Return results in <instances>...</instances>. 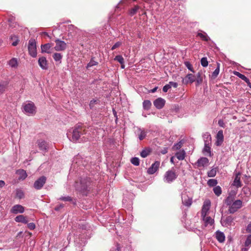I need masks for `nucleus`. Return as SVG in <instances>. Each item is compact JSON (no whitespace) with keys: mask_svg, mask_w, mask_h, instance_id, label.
<instances>
[{"mask_svg":"<svg viewBox=\"0 0 251 251\" xmlns=\"http://www.w3.org/2000/svg\"><path fill=\"white\" fill-rule=\"evenodd\" d=\"M236 192H231L225 200V203L228 206V212L234 214L243 206V201L240 200H235Z\"/></svg>","mask_w":251,"mask_h":251,"instance_id":"f257e3e1","label":"nucleus"},{"mask_svg":"<svg viewBox=\"0 0 251 251\" xmlns=\"http://www.w3.org/2000/svg\"><path fill=\"white\" fill-rule=\"evenodd\" d=\"M86 132L85 129L80 126H76L73 129L72 132L67 133V137L73 142H84L87 139L85 135Z\"/></svg>","mask_w":251,"mask_h":251,"instance_id":"f03ea898","label":"nucleus"},{"mask_svg":"<svg viewBox=\"0 0 251 251\" xmlns=\"http://www.w3.org/2000/svg\"><path fill=\"white\" fill-rule=\"evenodd\" d=\"M80 186L77 187V190L83 195H86L87 192L90 191V179L89 178H81Z\"/></svg>","mask_w":251,"mask_h":251,"instance_id":"7ed1b4c3","label":"nucleus"},{"mask_svg":"<svg viewBox=\"0 0 251 251\" xmlns=\"http://www.w3.org/2000/svg\"><path fill=\"white\" fill-rule=\"evenodd\" d=\"M178 175L173 169L167 171L164 174L163 180L167 183H172L177 177Z\"/></svg>","mask_w":251,"mask_h":251,"instance_id":"20e7f679","label":"nucleus"},{"mask_svg":"<svg viewBox=\"0 0 251 251\" xmlns=\"http://www.w3.org/2000/svg\"><path fill=\"white\" fill-rule=\"evenodd\" d=\"M28 50L29 54L33 57L37 55L36 43L34 39H30L28 42Z\"/></svg>","mask_w":251,"mask_h":251,"instance_id":"39448f33","label":"nucleus"},{"mask_svg":"<svg viewBox=\"0 0 251 251\" xmlns=\"http://www.w3.org/2000/svg\"><path fill=\"white\" fill-rule=\"evenodd\" d=\"M181 199L182 203L187 206H190L192 202V199L188 196L187 190L185 189L181 193Z\"/></svg>","mask_w":251,"mask_h":251,"instance_id":"423d86ee","label":"nucleus"},{"mask_svg":"<svg viewBox=\"0 0 251 251\" xmlns=\"http://www.w3.org/2000/svg\"><path fill=\"white\" fill-rule=\"evenodd\" d=\"M55 46L54 49L56 51H63L66 49L67 44L64 41L57 39L55 40Z\"/></svg>","mask_w":251,"mask_h":251,"instance_id":"0eeeda50","label":"nucleus"},{"mask_svg":"<svg viewBox=\"0 0 251 251\" xmlns=\"http://www.w3.org/2000/svg\"><path fill=\"white\" fill-rule=\"evenodd\" d=\"M47 178L45 176H42L38 178L34 183L33 186L37 190L41 189L45 184Z\"/></svg>","mask_w":251,"mask_h":251,"instance_id":"6e6552de","label":"nucleus"},{"mask_svg":"<svg viewBox=\"0 0 251 251\" xmlns=\"http://www.w3.org/2000/svg\"><path fill=\"white\" fill-rule=\"evenodd\" d=\"M25 212V207L20 204H16L12 207L10 213L14 214H22Z\"/></svg>","mask_w":251,"mask_h":251,"instance_id":"1a4fd4ad","label":"nucleus"},{"mask_svg":"<svg viewBox=\"0 0 251 251\" xmlns=\"http://www.w3.org/2000/svg\"><path fill=\"white\" fill-rule=\"evenodd\" d=\"M160 166V162L155 161L148 169L147 173L150 175L154 174L158 169Z\"/></svg>","mask_w":251,"mask_h":251,"instance_id":"9d476101","label":"nucleus"},{"mask_svg":"<svg viewBox=\"0 0 251 251\" xmlns=\"http://www.w3.org/2000/svg\"><path fill=\"white\" fill-rule=\"evenodd\" d=\"M39 149L44 152H46L48 150V144L44 140H38L37 142Z\"/></svg>","mask_w":251,"mask_h":251,"instance_id":"9b49d317","label":"nucleus"},{"mask_svg":"<svg viewBox=\"0 0 251 251\" xmlns=\"http://www.w3.org/2000/svg\"><path fill=\"white\" fill-rule=\"evenodd\" d=\"M210 207V202L209 201H205L202 205L201 212V216L204 217L205 216H207V213L209 210Z\"/></svg>","mask_w":251,"mask_h":251,"instance_id":"f8f14e48","label":"nucleus"},{"mask_svg":"<svg viewBox=\"0 0 251 251\" xmlns=\"http://www.w3.org/2000/svg\"><path fill=\"white\" fill-rule=\"evenodd\" d=\"M196 80V76L192 74H188L182 79V83L185 84H192Z\"/></svg>","mask_w":251,"mask_h":251,"instance_id":"ddd939ff","label":"nucleus"},{"mask_svg":"<svg viewBox=\"0 0 251 251\" xmlns=\"http://www.w3.org/2000/svg\"><path fill=\"white\" fill-rule=\"evenodd\" d=\"M202 218L204 222V226L205 227L213 226L214 220L210 216H205L204 217H202Z\"/></svg>","mask_w":251,"mask_h":251,"instance_id":"4468645a","label":"nucleus"},{"mask_svg":"<svg viewBox=\"0 0 251 251\" xmlns=\"http://www.w3.org/2000/svg\"><path fill=\"white\" fill-rule=\"evenodd\" d=\"M216 141L215 142V145L217 146H220L222 144L223 141H224V135H223V131L222 130H220L218 131L216 136Z\"/></svg>","mask_w":251,"mask_h":251,"instance_id":"2eb2a0df","label":"nucleus"},{"mask_svg":"<svg viewBox=\"0 0 251 251\" xmlns=\"http://www.w3.org/2000/svg\"><path fill=\"white\" fill-rule=\"evenodd\" d=\"M165 100L161 98H158L153 101V104L155 107L158 109L163 107L165 104Z\"/></svg>","mask_w":251,"mask_h":251,"instance_id":"dca6fc26","label":"nucleus"},{"mask_svg":"<svg viewBox=\"0 0 251 251\" xmlns=\"http://www.w3.org/2000/svg\"><path fill=\"white\" fill-rule=\"evenodd\" d=\"M240 175L241 173L240 172L236 173L235 177L232 184V185L236 187L237 188L241 187L242 185L240 180Z\"/></svg>","mask_w":251,"mask_h":251,"instance_id":"f3484780","label":"nucleus"},{"mask_svg":"<svg viewBox=\"0 0 251 251\" xmlns=\"http://www.w3.org/2000/svg\"><path fill=\"white\" fill-rule=\"evenodd\" d=\"M234 218L231 216H227L225 219L222 220V224L224 226H231L233 223Z\"/></svg>","mask_w":251,"mask_h":251,"instance_id":"a211bd4d","label":"nucleus"},{"mask_svg":"<svg viewBox=\"0 0 251 251\" xmlns=\"http://www.w3.org/2000/svg\"><path fill=\"white\" fill-rule=\"evenodd\" d=\"M38 64L43 70H47L48 68L47 61L45 57H41L38 59Z\"/></svg>","mask_w":251,"mask_h":251,"instance_id":"6ab92c4d","label":"nucleus"},{"mask_svg":"<svg viewBox=\"0 0 251 251\" xmlns=\"http://www.w3.org/2000/svg\"><path fill=\"white\" fill-rule=\"evenodd\" d=\"M135 133L138 135V137L140 140H143L147 135V132L144 129L138 127H137V130H135Z\"/></svg>","mask_w":251,"mask_h":251,"instance_id":"aec40b11","label":"nucleus"},{"mask_svg":"<svg viewBox=\"0 0 251 251\" xmlns=\"http://www.w3.org/2000/svg\"><path fill=\"white\" fill-rule=\"evenodd\" d=\"M24 110H34L36 107L34 103L31 101H26L23 104Z\"/></svg>","mask_w":251,"mask_h":251,"instance_id":"412c9836","label":"nucleus"},{"mask_svg":"<svg viewBox=\"0 0 251 251\" xmlns=\"http://www.w3.org/2000/svg\"><path fill=\"white\" fill-rule=\"evenodd\" d=\"M209 160L206 157H201L197 162V166L199 167H205L208 165Z\"/></svg>","mask_w":251,"mask_h":251,"instance_id":"4be33fe9","label":"nucleus"},{"mask_svg":"<svg viewBox=\"0 0 251 251\" xmlns=\"http://www.w3.org/2000/svg\"><path fill=\"white\" fill-rule=\"evenodd\" d=\"M52 46L51 43H47L44 45H41L42 52H46L47 53H50L51 52V48Z\"/></svg>","mask_w":251,"mask_h":251,"instance_id":"5701e85b","label":"nucleus"},{"mask_svg":"<svg viewBox=\"0 0 251 251\" xmlns=\"http://www.w3.org/2000/svg\"><path fill=\"white\" fill-rule=\"evenodd\" d=\"M215 236L217 240L220 242V243H223L225 240V236L224 233L220 231L219 230L215 232Z\"/></svg>","mask_w":251,"mask_h":251,"instance_id":"b1692460","label":"nucleus"},{"mask_svg":"<svg viewBox=\"0 0 251 251\" xmlns=\"http://www.w3.org/2000/svg\"><path fill=\"white\" fill-rule=\"evenodd\" d=\"M202 138L204 144H207V145L211 144V136L209 132H206L203 133Z\"/></svg>","mask_w":251,"mask_h":251,"instance_id":"393cba45","label":"nucleus"},{"mask_svg":"<svg viewBox=\"0 0 251 251\" xmlns=\"http://www.w3.org/2000/svg\"><path fill=\"white\" fill-rule=\"evenodd\" d=\"M233 74L236 76H238V77H239L241 79H242L244 81H245L248 84V85L250 86V85L251 84V83H250V80L245 75L240 73L238 72H236V71H234Z\"/></svg>","mask_w":251,"mask_h":251,"instance_id":"a878e982","label":"nucleus"},{"mask_svg":"<svg viewBox=\"0 0 251 251\" xmlns=\"http://www.w3.org/2000/svg\"><path fill=\"white\" fill-rule=\"evenodd\" d=\"M15 221L16 222L22 223L25 224H27L28 223V220L26 217L23 215H20L16 216L15 218Z\"/></svg>","mask_w":251,"mask_h":251,"instance_id":"bb28decb","label":"nucleus"},{"mask_svg":"<svg viewBox=\"0 0 251 251\" xmlns=\"http://www.w3.org/2000/svg\"><path fill=\"white\" fill-rule=\"evenodd\" d=\"M196 76V85L198 86L201 84L203 81L202 73L201 72H198Z\"/></svg>","mask_w":251,"mask_h":251,"instance_id":"cd10ccee","label":"nucleus"},{"mask_svg":"<svg viewBox=\"0 0 251 251\" xmlns=\"http://www.w3.org/2000/svg\"><path fill=\"white\" fill-rule=\"evenodd\" d=\"M58 200L62 201H71L74 205L76 204V201L73 200L72 197L68 196H62L58 199Z\"/></svg>","mask_w":251,"mask_h":251,"instance_id":"c85d7f7f","label":"nucleus"},{"mask_svg":"<svg viewBox=\"0 0 251 251\" xmlns=\"http://www.w3.org/2000/svg\"><path fill=\"white\" fill-rule=\"evenodd\" d=\"M17 173L19 175V179L24 180L27 176L26 172L24 170H19L17 171Z\"/></svg>","mask_w":251,"mask_h":251,"instance_id":"c756f323","label":"nucleus"},{"mask_svg":"<svg viewBox=\"0 0 251 251\" xmlns=\"http://www.w3.org/2000/svg\"><path fill=\"white\" fill-rule=\"evenodd\" d=\"M169 111H155L154 112H152L151 114L153 115H157V116L160 118H164L165 116L167 114Z\"/></svg>","mask_w":251,"mask_h":251,"instance_id":"7c9ffc66","label":"nucleus"},{"mask_svg":"<svg viewBox=\"0 0 251 251\" xmlns=\"http://www.w3.org/2000/svg\"><path fill=\"white\" fill-rule=\"evenodd\" d=\"M220 64L219 63H217V67L215 71L212 73L211 75H210V77L211 79H215L217 76L218 75L220 72Z\"/></svg>","mask_w":251,"mask_h":251,"instance_id":"2f4dec72","label":"nucleus"},{"mask_svg":"<svg viewBox=\"0 0 251 251\" xmlns=\"http://www.w3.org/2000/svg\"><path fill=\"white\" fill-rule=\"evenodd\" d=\"M185 152L184 150H180L177 152L175 155L179 160H182L185 158Z\"/></svg>","mask_w":251,"mask_h":251,"instance_id":"473e14b6","label":"nucleus"},{"mask_svg":"<svg viewBox=\"0 0 251 251\" xmlns=\"http://www.w3.org/2000/svg\"><path fill=\"white\" fill-rule=\"evenodd\" d=\"M173 113H175L176 115L178 117H186L187 116V114L186 112V111H171Z\"/></svg>","mask_w":251,"mask_h":251,"instance_id":"72a5a7b5","label":"nucleus"},{"mask_svg":"<svg viewBox=\"0 0 251 251\" xmlns=\"http://www.w3.org/2000/svg\"><path fill=\"white\" fill-rule=\"evenodd\" d=\"M8 64L12 68H16L18 66L17 59L16 58H12L8 62Z\"/></svg>","mask_w":251,"mask_h":251,"instance_id":"f704fd0d","label":"nucleus"},{"mask_svg":"<svg viewBox=\"0 0 251 251\" xmlns=\"http://www.w3.org/2000/svg\"><path fill=\"white\" fill-rule=\"evenodd\" d=\"M151 105V103L149 100H145L143 102V107L145 110L150 109Z\"/></svg>","mask_w":251,"mask_h":251,"instance_id":"c9c22d12","label":"nucleus"},{"mask_svg":"<svg viewBox=\"0 0 251 251\" xmlns=\"http://www.w3.org/2000/svg\"><path fill=\"white\" fill-rule=\"evenodd\" d=\"M151 153V150L149 149H145L142 151L140 152V155L143 158L148 156Z\"/></svg>","mask_w":251,"mask_h":251,"instance_id":"e433bc0d","label":"nucleus"},{"mask_svg":"<svg viewBox=\"0 0 251 251\" xmlns=\"http://www.w3.org/2000/svg\"><path fill=\"white\" fill-rule=\"evenodd\" d=\"M62 57L63 56L61 53L57 52L54 53L52 55L54 60L56 62H60V63L61 62Z\"/></svg>","mask_w":251,"mask_h":251,"instance_id":"4c0bfd02","label":"nucleus"},{"mask_svg":"<svg viewBox=\"0 0 251 251\" xmlns=\"http://www.w3.org/2000/svg\"><path fill=\"white\" fill-rule=\"evenodd\" d=\"M198 36H199L202 40L208 41L210 40L209 37L207 36L205 32H198Z\"/></svg>","mask_w":251,"mask_h":251,"instance_id":"58836bf2","label":"nucleus"},{"mask_svg":"<svg viewBox=\"0 0 251 251\" xmlns=\"http://www.w3.org/2000/svg\"><path fill=\"white\" fill-rule=\"evenodd\" d=\"M213 190L217 196H219L222 194V189L220 186H216L214 187Z\"/></svg>","mask_w":251,"mask_h":251,"instance_id":"ea45409f","label":"nucleus"},{"mask_svg":"<svg viewBox=\"0 0 251 251\" xmlns=\"http://www.w3.org/2000/svg\"><path fill=\"white\" fill-rule=\"evenodd\" d=\"M8 83L6 81L0 83V93H3L7 88Z\"/></svg>","mask_w":251,"mask_h":251,"instance_id":"a19ab883","label":"nucleus"},{"mask_svg":"<svg viewBox=\"0 0 251 251\" xmlns=\"http://www.w3.org/2000/svg\"><path fill=\"white\" fill-rule=\"evenodd\" d=\"M16 196L19 199H22L24 197V193L22 190L18 189L16 191Z\"/></svg>","mask_w":251,"mask_h":251,"instance_id":"79ce46f5","label":"nucleus"},{"mask_svg":"<svg viewBox=\"0 0 251 251\" xmlns=\"http://www.w3.org/2000/svg\"><path fill=\"white\" fill-rule=\"evenodd\" d=\"M76 27H75L74 25H68L69 34H70L71 36H73V32L72 31L76 32Z\"/></svg>","mask_w":251,"mask_h":251,"instance_id":"37998d69","label":"nucleus"},{"mask_svg":"<svg viewBox=\"0 0 251 251\" xmlns=\"http://www.w3.org/2000/svg\"><path fill=\"white\" fill-rule=\"evenodd\" d=\"M130 162L133 165L136 166H138L140 164V160L139 158L136 157L131 158L130 159Z\"/></svg>","mask_w":251,"mask_h":251,"instance_id":"c03bdc74","label":"nucleus"},{"mask_svg":"<svg viewBox=\"0 0 251 251\" xmlns=\"http://www.w3.org/2000/svg\"><path fill=\"white\" fill-rule=\"evenodd\" d=\"M245 246L248 248L251 247V234L247 236L245 242Z\"/></svg>","mask_w":251,"mask_h":251,"instance_id":"a18cd8bd","label":"nucleus"},{"mask_svg":"<svg viewBox=\"0 0 251 251\" xmlns=\"http://www.w3.org/2000/svg\"><path fill=\"white\" fill-rule=\"evenodd\" d=\"M217 183V180L215 179H210L207 181V184L210 187L215 186Z\"/></svg>","mask_w":251,"mask_h":251,"instance_id":"49530a36","label":"nucleus"},{"mask_svg":"<svg viewBox=\"0 0 251 251\" xmlns=\"http://www.w3.org/2000/svg\"><path fill=\"white\" fill-rule=\"evenodd\" d=\"M94 58H92L90 62L87 64L86 68L88 69L92 66L97 65L98 63L97 61H95L94 59Z\"/></svg>","mask_w":251,"mask_h":251,"instance_id":"de8ad7c7","label":"nucleus"},{"mask_svg":"<svg viewBox=\"0 0 251 251\" xmlns=\"http://www.w3.org/2000/svg\"><path fill=\"white\" fill-rule=\"evenodd\" d=\"M114 60L119 62L121 65L124 64V59L122 55H118L116 56Z\"/></svg>","mask_w":251,"mask_h":251,"instance_id":"09e8293b","label":"nucleus"},{"mask_svg":"<svg viewBox=\"0 0 251 251\" xmlns=\"http://www.w3.org/2000/svg\"><path fill=\"white\" fill-rule=\"evenodd\" d=\"M216 175V170L215 169H212L211 170L207 172V176L208 177H213Z\"/></svg>","mask_w":251,"mask_h":251,"instance_id":"8fccbe9b","label":"nucleus"},{"mask_svg":"<svg viewBox=\"0 0 251 251\" xmlns=\"http://www.w3.org/2000/svg\"><path fill=\"white\" fill-rule=\"evenodd\" d=\"M184 65L191 72L193 73L195 72L192 64L189 61H185L184 62Z\"/></svg>","mask_w":251,"mask_h":251,"instance_id":"3c124183","label":"nucleus"},{"mask_svg":"<svg viewBox=\"0 0 251 251\" xmlns=\"http://www.w3.org/2000/svg\"><path fill=\"white\" fill-rule=\"evenodd\" d=\"M201 65L203 67H207L208 66V62L207 58L206 57H202L201 59Z\"/></svg>","mask_w":251,"mask_h":251,"instance_id":"603ef678","label":"nucleus"},{"mask_svg":"<svg viewBox=\"0 0 251 251\" xmlns=\"http://www.w3.org/2000/svg\"><path fill=\"white\" fill-rule=\"evenodd\" d=\"M211 144L207 145V144H204V147L203 150L204 152H206L208 153H210L211 152Z\"/></svg>","mask_w":251,"mask_h":251,"instance_id":"864d4df0","label":"nucleus"},{"mask_svg":"<svg viewBox=\"0 0 251 251\" xmlns=\"http://www.w3.org/2000/svg\"><path fill=\"white\" fill-rule=\"evenodd\" d=\"M139 7L138 5L135 6L133 8L131 9L130 10V14L131 15H133L135 14L137 11V10L139 9Z\"/></svg>","mask_w":251,"mask_h":251,"instance_id":"5fc2aeb1","label":"nucleus"},{"mask_svg":"<svg viewBox=\"0 0 251 251\" xmlns=\"http://www.w3.org/2000/svg\"><path fill=\"white\" fill-rule=\"evenodd\" d=\"M182 145V142L181 141H179L178 143L175 144L173 146L174 150H179L181 147Z\"/></svg>","mask_w":251,"mask_h":251,"instance_id":"6e6d98bb","label":"nucleus"},{"mask_svg":"<svg viewBox=\"0 0 251 251\" xmlns=\"http://www.w3.org/2000/svg\"><path fill=\"white\" fill-rule=\"evenodd\" d=\"M122 44V42L119 41L116 42L111 48L112 50H114L115 49H117V48L119 47L120 46H121Z\"/></svg>","mask_w":251,"mask_h":251,"instance_id":"4d7b16f0","label":"nucleus"},{"mask_svg":"<svg viewBox=\"0 0 251 251\" xmlns=\"http://www.w3.org/2000/svg\"><path fill=\"white\" fill-rule=\"evenodd\" d=\"M98 101L99 100H92L90 101V107L91 109H92L94 108V105L95 104V103H98Z\"/></svg>","mask_w":251,"mask_h":251,"instance_id":"13d9d810","label":"nucleus"},{"mask_svg":"<svg viewBox=\"0 0 251 251\" xmlns=\"http://www.w3.org/2000/svg\"><path fill=\"white\" fill-rule=\"evenodd\" d=\"M27 116H32L35 114L36 111H23Z\"/></svg>","mask_w":251,"mask_h":251,"instance_id":"bf43d9fd","label":"nucleus"},{"mask_svg":"<svg viewBox=\"0 0 251 251\" xmlns=\"http://www.w3.org/2000/svg\"><path fill=\"white\" fill-rule=\"evenodd\" d=\"M121 247L119 244H117L115 248H113L111 249L110 251H120Z\"/></svg>","mask_w":251,"mask_h":251,"instance_id":"052dcab7","label":"nucleus"},{"mask_svg":"<svg viewBox=\"0 0 251 251\" xmlns=\"http://www.w3.org/2000/svg\"><path fill=\"white\" fill-rule=\"evenodd\" d=\"M28 228L30 230H33L35 228V225L33 223H30L27 224Z\"/></svg>","mask_w":251,"mask_h":251,"instance_id":"680f3d73","label":"nucleus"},{"mask_svg":"<svg viewBox=\"0 0 251 251\" xmlns=\"http://www.w3.org/2000/svg\"><path fill=\"white\" fill-rule=\"evenodd\" d=\"M171 88V86L169 84H168L163 86L162 90L164 92H167L168 90Z\"/></svg>","mask_w":251,"mask_h":251,"instance_id":"e2e57ef3","label":"nucleus"},{"mask_svg":"<svg viewBox=\"0 0 251 251\" xmlns=\"http://www.w3.org/2000/svg\"><path fill=\"white\" fill-rule=\"evenodd\" d=\"M246 231L248 233H251V222H250L247 226Z\"/></svg>","mask_w":251,"mask_h":251,"instance_id":"0e129e2a","label":"nucleus"},{"mask_svg":"<svg viewBox=\"0 0 251 251\" xmlns=\"http://www.w3.org/2000/svg\"><path fill=\"white\" fill-rule=\"evenodd\" d=\"M63 207H64V204H60L59 205L56 206L54 208V209L56 211H59L60 209H61V208H62Z\"/></svg>","mask_w":251,"mask_h":251,"instance_id":"69168bd1","label":"nucleus"},{"mask_svg":"<svg viewBox=\"0 0 251 251\" xmlns=\"http://www.w3.org/2000/svg\"><path fill=\"white\" fill-rule=\"evenodd\" d=\"M169 84L174 88H176L178 86V84L175 82L170 81Z\"/></svg>","mask_w":251,"mask_h":251,"instance_id":"338daca9","label":"nucleus"},{"mask_svg":"<svg viewBox=\"0 0 251 251\" xmlns=\"http://www.w3.org/2000/svg\"><path fill=\"white\" fill-rule=\"evenodd\" d=\"M218 125H219L220 126L222 127H224L225 126V123L223 120H220L218 121Z\"/></svg>","mask_w":251,"mask_h":251,"instance_id":"774afa93","label":"nucleus"}]
</instances>
